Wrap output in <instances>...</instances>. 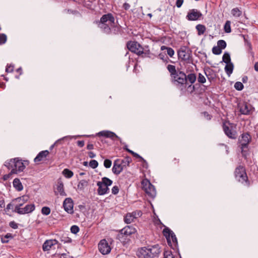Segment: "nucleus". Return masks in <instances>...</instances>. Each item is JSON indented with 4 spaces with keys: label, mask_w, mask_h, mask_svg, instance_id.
I'll use <instances>...</instances> for the list:
<instances>
[{
    "label": "nucleus",
    "mask_w": 258,
    "mask_h": 258,
    "mask_svg": "<svg viewBox=\"0 0 258 258\" xmlns=\"http://www.w3.org/2000/svg\"><path fill=\"white\" fill-rule=\"evenodd\" d=\"M205 74L206 75L208 80L211 82L215 78V74L213 70L208 69L204 70Z\"/></svg>",
    "instance_id": "nucleus-25"
},
{
    "label": "nucleus",
    "mask_w": 258,
    "mask_h": 258,
    "mask_svg": "<svg viewBox=\"0 0 258 258\" xmlns=\"http://www.w3.org/2000/svg\"><path fill=\"white\" fill-rule=\"evenodd\" d=\"M251 106L247 103H244L240 106V112L245 115H247L250 113Z\"/></svg>",
    "instance_id": "nucleus-24"
},
{
    "label": "nucleus",
    "mask_w": 258,
    "mask_h": 258,
    "mask_svg": "<svg viewBox=\"0 0 258 258\" xmlns=\"http://www.w3.org/2000/svg\"><path fill=\"white\" fill-rule=\"evenodd\" d=\"M132 161V158L126 156L123 159H117L113 163L112 169L114 174L118 175L125 168L130 166V163Z\"/></svg>",
    "instance_id": "nucleus-5"
},
{
    "label": "nucleus",
    "mask_w": 258,
    "mask_h": 258,
    "mask_svg": "<svg viewBox=\"0 0 258 258\" xmlns=\"http://www.w3.org/2000/svg\"><path fill=\"white\" fill-rule=\"evenodd\" d=\"M136 232V230L134 227L127 226L120 230L119 236L121 238L125 237L124 239H126L127 237L135 234Z\"/></svg>",
    "instance_id": "nucleus-16"
},
{
    "label": "nucleus",
    "mask_w": 258,
    "mask_h": 258,
    "mask_svg": "<svg viewBox=\"0 0 258 258\" xmlns=\"http://www.w3.org/2000/svg\"><path fill=\"white\" fill-rule=\"evenodd\" d=\"M199 83L204 84L206 82V79L205 76L201 73H199L197 78Z\"/></svg>",
    "instance_id": "nucleus-38"
},
{
    "label": "nucleus",
    "mask_w": 258,
    "mask_h": 258,
    "mask_svg": "<svg viewBox=\"0 0 258 258\" xmlns=\"http://www.w3.org/2000/svg\"><path fill=\"white\" fill-rule=\"evenodd\" d=\"M202 16V14L197 9L190 10L187 15L186 19L189 21H197L199 20Z\"/></svg>",
    "instance_id": "nucleus-18"
},
{
    "label": "nucleus",
    "mask_w": 258,
    "mask_h": 258,
    "mask_svg": "<svg viewBox=\"0 0 258 258\" xmlns=\"http://www.w3.org/2000/svg\"><path fill=\"white\" fill-rule=\"evenodd\" d=\"M179 160L178 159L174 158L173 160V163L174 165L178 164L179 163Z\"/></svg>",
    "instance_id": "nucleus-63"
},
{
    "label": "nucleus",
    "mask_w": 258,
    "mask_h": 258,
    "mask_svg": "<svg viewBox=\"0 0 258 258\" xmlns=\"http://www.w3.org/2000/svg\"><path fill=\"white\" fill-rule=\"evenodd\" d=\"M25 163L28 164V161H22L19 158H15L5 162V165L9 169H11L10 174H17L23 171L26 167Z\"/></svg>",
    "instance_id": "nucleus-4"
},
{
    "label": "nucleus",
    "mask_w": 258,
    "mask_h": 258,
    "mask_svg": "<svg viewBox=\"0 0 258 258\" xmlns=\"http://www.w3.org/2000/svg\"><path fill=\"white\" fill-rule=\"evenodd\" d=\"M13 184L14 187L18 191H21L23 188V186L20 180L18 178L14 179Z\"/></svg>",
    "instance_id": "nucleus-27"
},
{
    "label": "nucleus",
    "mask_w": 258,
    "mask_h": 258,
    "mask_svg": "<svg viewBox=\"0 0 258 258\" xmlns=\"http://www.w3.org/2000/svg\"><path fill=\"white\" fill-rule=\"evenodd\" d=\"M88 154L89 157L91 158H93L95 157V156H96V154L91 151L89 152Z\"/></svg>",
    "instance_id": "nucleus-57"
},
{
    "label": "nucleus",
    "mask_w": 258,
    "mask_h": 258,
    "mask_svg": "<svg viewBox=\"0 0 258 258\" xmlns=\"http://www.w3.org/2000/svg\"><path fill=\"white\" fill-rule=\"evenodd\" d=\"M111 164H112V162L109 159H105L104 161V166L106 168H110L111 167Z\"/></svg>",
    "instance_id": "nucleus-47"
},
{
    "label": "nucleus",
    "mask_w": 258,
    "mask_h": 258,
    "mask_svg": "<svg viewBox=\"0 0 258 258\" xmlns=\"http://www.w3.org/2000/svg\"><path fill=\"white\" fill-rule=\"evenodd\" d=\"M7 40V35L5 34H0V45L5 44Z\"/></svg>",
    "instance_id": "nucleus-40"
},
{
    "label": "nucleus",
    "mask_w": 258,
    "mask_h": 258,
    "mask_svg": "<svg viewBox=\"0 0 258 258\" xmlns=\"http://www.w3.org/2000/svg\"><path fill=\"white\" fill-rule=\"evenodd\" d=\"M57 243V241L55 239L47 240L44 242L42 245L43 250L44 251H48L51 248L52 246Z\"/></svg>",
    "instance_id": "nucleus-22"
},
{
    "label": "nucleus",
    "mask_w": 258,
    "mask_h": 258,
    "mask_svg": "<svg viewBox=\"0 0 258 258\" xmlns=\"http://www.w3.org/2000/svg\"><path fill=\"white\" fill-rule=\"evenodd\" d=\"M61 258H73V257L64 253L61 255Z\"/></svg>",
    "instance_id": "nucleus-61"
},
{
    "label": "nucleus",
    "mask_w": 258,
    "mask_h": 258,
    "mask_svg": "<svg viewBox=\"0 0 258 258\" xmlns=\"http://www.w3.org/2000/svg\"><path fill=\"white\" fill-rule=\"evenodd\" d=\"M222 60H223V61H224L226 64H228L229 63H232L231 62L230 55L229 53L227 52H225L224 53V54L223 55V57H222Z\"/></svg>",
    "instance_id": "nucleus-35"
},
{
    "label": "nucleus",
    "mask_w": 258,
    "mask_h": 258,
    "mask_svg": "<svg viewBox=\"0 0 258 258\" xmlns=\"http://www.w3.org/2000/svg\"><path fill=\"white\" fill-rule=\"evenodd\" d=\"M243 85L240 82H237L234 84V88L238 91H241L243 89Z\"/></svg>",
    "instance_id": "nucleus-41"
},
{
    "label": "nucleus",
    "mask_w": 258,
    "mask_h": 258,
    "mask_svg": "<svg viewBox=\"0 0 258 258\" xmlns=\"http://www.w3.org/2000/svg\"><path fill=\"white\" fill-rule=\"evenodd\" d=\"M56 189L57 191H55V195L59 194L61 196H67V194L64 190L63 183L61 179H58L57 180V184L56 185Z\"/></svg>",
    "instance_id": "nucleus-21"
},
{
    "label": "nucleus",
    "mask_w": 258,
    "mask_h": 258,
    "mask_svg": "<svg viewBox=\"0 0 258 258\" xmlns=\"http://www.w3.org/2000/svg\"><path fill=\"white\" fill-rule=\"evenodd\" d=\"M231 14L234 17L238 18L242 15V12L238 8H235L231 10Z\"/></svg>",
    "instance_id": "nucleus-31"
},
{
    "label": "nucleus",
    "mask_w": 258,
    "mask_h": 258,
    "mask_svg": "<svg viewBox=\"0 0 258 258\" xmlns=\"http://www.w3.org/2000/svg\"><path fill=\"white\" fill-rule=\"evenodd\" d=\"M196 28L198 31V34L202 35L205 32L206 28L205 25L202 24H198L196 26Z\"/></svg>",
    "instance_id": "nucleus-30"
},
{
    "label": "nucleus",
    "mask_w": 258,
    "mask_h": 258,
    "mask_svg": "<svg viewBox=\"0 0 258 258\" xmlns=\"http://www.w3.org/2000/svg\"><path fill=\"white\" fill-rule=\"evenodd\" d=\"M131 7V6L130 5L128 4V3H125L123 4V6H122V8L125 10H128Z\"/></svg>",
    "instance_id": "nucleus-53"
},
{
    "label": "nucleus",
    "mask_w": 258,
    "mask_h": 258,
    "mask_svg": "<svg viewBox=\"0 0 258 258\" xmlns=\"http://www.w3.org/2000/svg\"><path fill=\"white\" fill-rule=\"evenodd\" d=\"M35 209V206L34 204H31L27 205L24 208H21L19 206H15V212L19 214L23 215L32 212L33 211H34Z\"/></svg>",
    "instance_id": "nucleus-14"
},
{
    "label": "nucleus",
    "mask_w": 258,
    "mask_h": 258,
    "mask_svg": "<svg viewBox=\"0 0 258 258\" xmlns=\"http://www.w3.org/2000/svg\"><path fill=\"white\" fill-rule=\"evenodd\" d=\"M97 136L99 137H104L106 138H110L112 140H115V139H120V138L114 133L109 131H101L97 134Z\"/></svg>",
    "instance_id": "nucleus-20"
},
{
    "label": "nucleus",
    "mask_w": 258,
    "mask_h": 258,
    "mask_svg": "<svg viewBox=\"0 0 258 258\" xmlns=\"http://www.w3.org/2000/svg\"><path fill=\"white\" fill-rule=\"evenodd\" d=\"M13 205L11 203L9 204L6 208V209L7 211H9L10 209H11L13 208Z\"/></svg>",
    "instance_id": "nucleus-62"
},
{
    "label": "nucleus",
    "mask_w": 258,
    "mask_h": 258,
    "mask_svg": "<svg viewBox=\"0 0 258 258\" xmlns=\"http://www.w3.org/2000/svg\"><path fill=\"white\" fill-rule=\"evenodd\" d=\"M79 228L77 225H73L71 228V231L72 233L77 234L79 231Z\"/></svg>",
    "instance_id": "nucleus-45"
},
{
    "label": "nucleus",
    "mask_w": 258,
    "mask_h": 258,
    "mask_svg": "<svg viewBox=\"0 0 258 258\" xmlns=\"http://www.w3.org/2000/svg\"><path fill=\"white\" fill-rule=\"evenodd\" d=\"M88 185V181L85 179L81 180L77 185L78 189L80 191H83L84 188Z\"/></svg>",
    "instance_id": "nucleus-29"
},
{
    "label": "nucleus",
    "mask_w": 258,
    "mask_h": 258,
    "mask_svg": "<svg viewBox=\"0 0 258 258\" xmlns=\"http://www.w3.org/2000/svg\"><path fill=\"white\" fill-rule=\"evenodd\" d=\"M77 144V145L80 147H83L85 145L84 141H78Z\"/></svg>",
    "instance_id": "nucleus-55"
},
{
    "label": "nucleus",
    "mask_w": 258,
    "mask_h": 258,
    "mask_svg": "<svg viewBox=\"0 0 258 258\" xmlns=\"http://www.w3.org/2000/svg\"><path fill=\"white\" fill-rule=\"evenodd\" d=\"M204 114L205 115V116L207 118V119L208 120H210L211 119V115H209L208 112H204Z\"/></svg>",
    "instance_id": "nucleus-59"
},
{
    "label": "nucleus",
    "mask_w": 258,
    "mask_h": 258,
    "mask_svg": "<svg viewBox=\"0 0 258 258\" xmlns=\"http://www.w3.org/2000/svg\"><path fill=\"white\" fill-rule=\"evenodd\" d=\"M161 50H167V54L171 57H172L174 54V51L171 47H167L165 45H162L161 47Z\"/></svg>",
    "instance_id": "nucleus-32"
},
{
    "label": "nucleus",
    "mask_w": 258,
    "mask_h": 258,
    "mask_svg": "<svg viewBox=\"0 0 258 258\" xmlns=\"http://www.w3.org/2000/svg\"><path fill=\"white\" fill-rule=\"evenodd\" d=\"M143 188L145 192L150 197L154 198L156 196V190L154 186L148 180H143L142 181Z\"/></svg>",
    "instance_id": "nucleus-13"
},
{
    "label": "nucleus",
    "mask_w": 258,
    "mask_h": 258,
    "mask_svg": "<svg viewBox=\"0 0 258 258\" xmlns=\"http://www.w3.org/2000/svg\"><path fill=\"white\" fill-rule=\"evenodd\" d=\"M95 23L101 31L107 35L111 33V29L115 26V18L111 13L104 14L99 20L96 21Z\"/></svg>",
    "instance_id": "nucleus-2"
},
{
    "label": "nucleus",
    "mask_w": 258,
    "mask_h": 258,
    "mask_svg": "<svg viewBox=\"0 0 258 258\" xmlns=\"http://www.w3.org/2000/svg\"><path fill=\"white\" fill-rule=\"evenodd\" d=\"M65 239H61L62 241H63L64 243H71L72 242V239L67 237H64Z\"/></svg>",
    "instance_id": "nucleus-56"
},
{
    "label": "nucleus",
    "mask_w": 258,
    "mask_h": 258,
    "mask_svg": "<svg viewBox=\"0 0 258 258\" xmlns=\"http://www.w3.org/2000/svg\"><path fill=\"white\" fill-rule=\"evenodd\" d=\"M49 153V152L48 150L41 151L34 158V161L35 163H38L41 161H43L48 155Z\"/></svg>",
    "instance_id": "nucleus-23"
},
{
    "label": "nucleus",
    "mask_w": 258,
    "mask_h": 258,
    "mask_svg": "<svg viewBox=\"0 0 258 258\" xmlns=\"http://www.w3.org/2000/svg\"><path fill=\"white\" fill-rule=\"evenodd\" d=\"M62 173L67 178H70L74 175L73 172L67 168L64 169Z\"/></svg>",
    "instance_id": "nucleus-33"
},
{
    "label": "nucleus",
    "mask_w": 258,
    "mask_h": 258,
    "mask_svg": "<svg viewBox=\"0 0 258 258\" xmlns=\"http://www.w3.org/2000/svg\"><path fill=\"white\" fill-rule=\"evenodd\" d=\"M73 206V201L71 198H67L63 201V207L64 209L69 214H73L74 213Z\"/></svg>",
    "instance_id": "nucleus-19"
},
{
    "label": "nucleus",
    "mask_w": 258,
    "mask_h": 258,
    "mask_svg": "<svg viewBox=\"0 0 258 258\" xmlns=\"http://www.w3.org/2000/svg\"><path fill=\"white\" fill-rule=\"evenodd\" d=\"M231 22L230 21H227L226 23H225L224 26V31L226 33H229L231 32Z\"/></svg>",
    "instance_id": "nucleus-36"
},
{
    "label": "nucleus",
    "mask_w": 258,
    "mask_h": 258,
    "mask_svg": "<svg viewBox=\"0 0 258 258\" xmlns=\"http://www.w3.org/2000/svg\"><path fill=\"white\" fill-rule=\"evenodd\" d=\"M93 148H94V146L93 144H88L87 146V149L88 150H92V149H93Z\"/></svg>",
    "instance_id": "nucleus-58"
},
{
    "label": "nucleus",
    "mask_w": 258,
    "mask_h": 258,
    "mask_svg": "<svg viewBox=\"0 0 258 258\" xmlns=\"http://www.w3.org/2000/svg\"><path fill=\"white\" fill-rule=\"evenodd\" d=\"M135 157H136L137 158H139L140 159V160L141 161H143L144 162V164H146V165H147V162L141 156H140L138 154L135 153V152H134V153L132 154Z\"/></svg>",
    "instance_id": "nucleus-49"
},
{
    "label": "nucleus",
    "mask_w": 258,
    "mask_h": 258,
    "mask_svg": "<svg viewBox=\"0 0 258 258\" xmlns=\"http://www.w3.org/2000/svg\"><path fill=\"white\" fill-rule=\"evenodd\" d=\"M234 175L235 178L244 185L249 186L250 185L244 166L242 165L238 166L235 170Z\"/></svg>",
    "instance_id": "nucleus-7"
},
{
    "label": "nucleus",
    "mask_w": 258,
    "mask_h": 258,
    "mask_svg": "<svg viewBox=\"0 0 258 258\" xmlns=\"http://www.w3.org/2000/svg\"><path fill=\"white\" fill-rule=\"evenodd\" d=\"M89 165L93 169H95L98 167V163L95 160H92L89 162Z\"/></svg>",
    "instance_id": "nucleus-43"
},
{
    "label": "nucleus",
    "mask_w": 258,
    "mask_h": 258,
    "mask_svg": "<svg viewBox=\"0 0 258 258\" xmlns=\"http://www.w3.org/2000/svg\"><path fill=\"white\" fill-rule=\"evenodd\" d=\"M233 124L229 121L225 120L223 122L222 128L225 135L230 139H235L237 138V132L233 128Z\"/></svg>",
    "instance_id": "nucleus-10"
},
{
    "label": "nucleus",
    "mask_w": 258,
    "mask_h": 258,
    "mask_svg": "<svg viewBox=\"0 0 258 258\" xmlns=\"http://www.w3.org/2000/svg\"><path fill=\"white\" fill-rule=\"evenodd\" d=\"M29 199V197L27 196H23L15 199V201L18 203L16 206H19L21 207L24 203H25Z\"/></svg>",
    "instance_id": "nucleus-26"
},
{
    "label": "nucleus",
    "mask_w": 258,
    "mask_h": 258,
    "mask_svg": "<svg viewBox=\"0 0 258 258\" xmlns=\"http://www.w3.org/2000/svg\"><path fill=\"white\" fill-rule=\"evenodd\" d=\"M251 141V137L248 133L241 135L238 142L240 144L241 152L242 156L246 157L248 152V145Z\"/></svg>",
    "instance_id": "nucleus-6"
},
{
    "label": "nucleus",
    "mask_w": 258,
    "mask_h": 258,
    "mask_svg": "<svg viewBox=\"0 0 258 258\" xmlns=\"http://www.w3.org/2000/svg\"><path fill=\"white\" fill-rule=\"evenodd\" d=\"M183 3V0H177L176 6L177 8H180Z\"/></svg>",
    "instance_id": "nucleus-52"
},
{
    "label": "nucleus",
    "mask_w": 258,
    "mask_h": 258,
    "mask_svg": "<svg viewBox=\"0 0 258 258\" xmlns=\"http://www.w3.org/2000/svg\"><path fill=\"white\" fill-rule=\"evenodd\" d=\"M13 236L11 233H7L5 236H1V241L3 243H7L9 242V239H12Z\"/></svg>",
    "instance_id": "nucleus-34"
},
{
    "label": "nucleus",
    "mask_w": 258,
    "mask_h": 258,
    "mask_svg": "<svg viewBox=\"0 0 258 258\" xmlns=\"http://www.w3.org/2000/svg\"><path fill=\"white\" fill-rule=\"evenodd\" d=\"M163 234L166 237L168 245L175 249L177 245V239L174 232L169 228L165 227L163 230Z\"/></svg>",
    "instance_id": "nucleus-9"
},
{
    "label": "nucleus",
    "mask_w": 258,
    "mask_h": 258,
    "mask_svg": "<svg viewBox=\"0 0 258 258\" xmlns=\"http://www.w3.org/2000/svg\"><path fill=\"white\" fill-rule=\"evenodd\" d=\"M254 68L255 71H256V72H258V62H256L255 63Z\"/></svg>",
    "instance_id": "nucleus-64"
},
{
    "label": "nucleus",
    "mask_w": 258,
    "mask_h": 258,
    "mask_svg": "<svg viewBox=\"0 0 258 258\" xmlns=\"http://www.w3.org/2000/svg\"><path fill=\"white\" fill-rule=\"evenodd\" d=\"M177 53L179 59L185 61L186 63H190L191 62V51L186 47H181L178 50Z\"/></svg>",
    "instance_id": "nucleus-11"
},
{
    "label": "nucleus",
    "mask_w": 258,
    "mask_h": 258,
    "mask_svg": "<svg viewBox=\"0 0 258 258\" xmlns=\"http://www.w3.org/2000/svg\"><path fill=\"white\" fill-rule=\"evenodd\" d=\"M212 52L214 54L219 55L221 53L222 49L218 46H215L212 48Z\"/></svg>",
    "instance_id": "nucleus-37"
},
{
    "label": "nucleus",
    "mask_w": 258,
    "mask_h": 258,
    "mask_svg": "<svg viewBox=\"0 0 258 258\" xmlns=\"http://www.w3.org/2000/svg\"><path fill=\"white\" fill-rule=\"evenodd\" d=\"M126 46L129 50L138 55H141L145 53L143 47L136 41L128 42Z\"/></svg>",
    "instance_id": "nucleus-12"
},
{
    "label": "nucleus",
    "mask_w": 258,
    "mask_h": 258,
    "mask_svg": "<svg viewBox=\"0 0 258 258\" xmlns=\"http://www.w3.org/2000/svg\"><path fill=\"white\" fill-rule=\"evenodd\" d=\"M50 211V209L48 207H43L41 209L42 214L46 216L48 215Z\"/></svg>",
    "instance_id": "nucleus-42"
},
{
    "label": "nucleus",
    "mask_w": 258,
    "mask_h": 258,
    "mask_svg": "<svg viewBox=\"0 0 258 258\" xmlns=\"http://www.w3.org/2000/svg\"><path fill=\"white\" fill-rule=\"evenodd\" d=\"M113 181L107 177L102 178L101 181H98L97 185L98 186L97 192L99 195H104L108 194L109 189L108 186L112 184Z\"/></svg>",
    "instance_id": "nucleus-8"
},
{
    "label": "nucleus",
    "mask_w": 258,
    "mask_h": 258,
    "mask_svg": "<svg viewBox=\"0 0 258 258\" xmlns=\"http://www.w3.org/2000/svg\"><path fill=\"white\" fill-rule=\"evenodd\" d=\"M98 249L102 254H107L111 251V247L106 239H102L98 243Z\"/></svg>",
    "instance_id": "nucleus-15"
},
{
    "label": "nucleus",
    "mask_w": 258,
    "mask_h": 258,
    "mask_svg": "<svg viewBox=\"0 0 258 258\" xmlns=\"http://www.w3.org/2000/svg\"><path fill=\"white\" fill-rule=\"evenodd\" d=\"M10 226L11 227H12L13 229H17L18 228V225L17 223H16L15 222H11L10 223Z\"/></svg>",
    "instance_id": "nucleus-54"
},
{
    "label": "nucleus",
    "mask_w": 258,
    "mask_h": 258,
    "mask_svg": "<svg viewBox=\"0 0 258 258\" xmlns=\"http://www.w3.org/2000/svg\"><path fill=\"white\" fill-rule=\"evenodd\" d=\"M14 69V66L12 64H7L6 69V72L7 73H12L13 72Z\"/></svg>",
    "instance_id": "nucleus-46"
},
{
    "label": "nucleus",
    "mask_w": 258,
    "mask_h": 258,
    "mask_svg": "<svg viewBox=\"0 0 258 258\" xmlns=\"http://www.w3.org/2000/svg\"><path fill=\"white\" fill-rule=\"evenodd\" d=\"M112 194L113 195H117L119 192V187L118 186H114L111 189Z\"/></svg>",
    "instance_id": "nucleus-50"
},
{
    "label": "nucleus",
    "mask_w": 258,
    "mask_h": 258,
    "mask_svg": "<svg viewBox=\"0 0 258 258\" xmlns=\"http://www.w3.org/2000/svg\"><path fill=\"white\" fill-rule=\"evenodd\" d=\"M217 46H218L222 50L226 47V43L224 40H220L217 42Z\"/></svg>",
    "instance_id": "nucleus-39"
},
{
    "label": "nucleus",
    "mask_w": 258,
    "mask_h": 258,
    "mask_svg": "<svg viewBox=\"0 0 258 258\" xmlns=\"http://www.w3.org/2000/svg\"><path fill=\"white\" fill-rule=\"evenodd\" d=\"M142 213L141 211H136L132 213H127L124 218V222L127 224L131 223L138 217H141Z\"/></svg>",
    "instance_id": "nucleus-17"
},
{
    "label": "nucleus",
    "mask_w": 258,
    "mask_h": 258,
    "mask_svg": "<svg viewBox=\"0 0 258 258\" xmlns=\"http://www.w3.org/2000/svg\"><path fill=\"white\" fill-rule=\"evenodd\" d=\"M60 140H57L56 141L53 145H52L50 147V150H52L54 147L59 142Z\"/></svg>",
    "instance_id": "nucleus-60"
},
{
    "label": "nucleus",
    "mask_w": 258,
    "mask_h": 258,
    "mask_svg": "<svg viewBox=\"0 0 258 258\" xmlns=\"http://www.w3.org/2000/svg\"><path fill=\"white\" fill-rule=\"evenodd\" d=\"M68 12L69 14H72L78 16H81V14L78 11L76 10H68Z\"/></svg>",
    "instance_id": "nucleus-51"
},
{
    "label": "nucleus",
    "mask_w": 258,
    "mask_h": 258,
    "mask_svg": "<svg viewBox=\"0 0 258 258\" xmlns=\"http://www.w3.org/2000/svg\"><path fill=\"white\" fill-rule=\"evenodd\" d=\"M167 69L170 73L171 83L181 91L186 89L190 93L195 90V87L192 84L196 82L197 76L194 73L186 75L185 73L179 70H176L175 66L168 64Z\"/></svg>",
    "instance_id": "nucleus-1"
},
{
    "label": "nucleus",
    "mask_w": 258,
    "mask_h": 258,
    "mask_svg": "<svg viewBox=\"0 0 258 258\" xmlns=\"http://www.w3.org/2000/svg\"><path fill=\"white\" fill-rule=\"evenodd\" d=\"M159 57L163 60L164 62H168L169 58L167 56H166L165 54L162 53H160L159 54Z\"/></svg>",
    "instance_id": "nucleus-48"
},
{
    "label": "nucleus",
    "mask_w": 258,
    "mask_h": 258,
    "mask_svg": "<svg viewBox=\"0 0 258 258\" xmlns=\"http://www.w3.org/2000/svg\"><path fill=\"white\" fill-rule=\"evenodd\" d=\"M163 258H174V257L170 251L165 250L164 252Z\"/></svg>",
    "instance_id": "nucleus-44"
},
{
    "label": "nucleus",
    "mask_w": 258,
    "mask_h": 258,
    "mask_svg": "<svg viewBox=\"0 0 258 258\" xmlns=\"http://www.w3.org/2000/svg\"><path fill=\"white\" fill-rule=\"evenodd\" d=\"M234 69L233 63H229L226 64L225 67V71L228 76H230L232 73Z\"/></svg>",
    "instance_id": "nucleus-28"
},
{
    "label": "nucleus",
    "mask_w": 258,
    "mask_h": 258,
    "mask_svg": "<svg viewBox=\"0 0 258 258\" xmlns=\"http://www.w3.org/2000/svg\"><path fill=\"white\" fill-rule=\"evenodd\" d=\"M161 253V248L158 244L144 247L139 249L137 252L139 258H154L158 257Z\"/></svg>",
    "instance_id": "nucleus-3"
}]
</instances>
